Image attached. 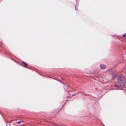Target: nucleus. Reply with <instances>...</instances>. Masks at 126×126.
I'll return each mask as SVG.
<instances>
[{
	"mask_svg": "<svg viewBox=\"0 0 126 126\" xmlns=\"http://www.w3.org/2000/svg\"><path fill=\"white\" fill-rule=\"evenodd\" d=\"M21 123V121H18L17 122V124H19Z\"/></svg>",
	"mask_w": 126,
	"mask_h": 126,
	"instance_id": "7",
	"label": "nucleus"
},
{
	"mask_svg": "<svg viewBox=\"0 0 126 126\" xmlns=\"http://www.w3.org/2000/svg\"><path fill=\"white\" fill-rule=\"evenodd\" d=\"M118 82L121 86L125 85V78L122 75H120L118 78Z\"/></svg>",
	"mask_w": 126,
	"mask_h": 126,
	"instance_id": "1",
	"label": "nucleus"
},
{
	"mask_svg": "<svg viewBox=\"0 0 126 126\" xmlns=\"http://www.w3.org/2000/svg\"><path fill=\"white\" fill-rule=\"evenodd\" d=\"M100 68L102 69H104L106 68L105 65L104 64H101L100 66Z\"/></svg>",
	"mask_w": 126,
	"mask_h": 126,
	"instance_id": "3",
	"label": "nucleus"
},
{
	"mask_svg": "<svg viewBox=\"0 0 126 126\" xmlns=\"http://www.w3.org/2000/svg\"><path fill=\"white\" fill-rule=\"evenodd\" d=\"M22 63L24 64V65H25V67H26V66H28V64H27L24 61H22Z\"/></svg>",
	"mask_w": 126,
	"mask_h": 126,
	"instance_id": "4",
	"label": "nucleus"
},
{
	"mask_svg": "<svg viewBox=\"0 0 126 126\" xmlns=\"http://www.w3.org/2000/svg\"><path fill=\"white\" fill-rule=\"evenodd\" d=\"M114 86L116 87L117 88L119 87V86H118V85L117 84H115L114 85Z\"/></svg>",
	"mask_w": 126,
	"mask_h": 126,
	"instance_id": "5",
	"label": "nucleus"
},
{
	"mask_svg": "<svg viewBox=\"0 0 126 126\" xmlns=\"http://www.w3.org/2000/svg\"><path fill=\"white\" fill-rule=\"evenodd\" d=\"M108 73L109 74L112 78L114 79L115 78L117 75L115 73L114 71H113L112 69H109L107 71Z\"/></svg>",
	"mask_w": 126,
	"mask_h": 126,
	"instance_id": "2",
	"label": "nucleus"
},
{
	"mask_svg": "<svg viewBox=\"0 0 126 126\" xmlns=\"http://www.w3.org/2000/svg\"><path fill=\"white\" fill-rule=\"evenodd\" d=\"M21 121V123L24 122V121Z\"/></svg>",
	"mask_w": 126,
	"mask_h": 126,
	"instance_id": "8",
	"label": "nucleus"
},
{
	"mask_svg": "<svg viewBox=\"0 0 126 126\" xmlns=\"http://www.w3.org/2000/svg\"><path fill=\"white\" fill-rule=\"evenodd\" d=\"M126 33H125L123 35V37H125L126 36Z\"/></svg>",
	"mask_w": 126,
	"mask_h": 126,
	"instance_id": "6",
	"label": "nucleus"
}]
</instances>
